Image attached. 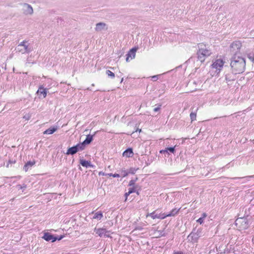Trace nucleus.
Masks as SVG:
<instances>
[{"instance_id": "b1692460", "label": "nucleus", "mask_w": 254, "mask_h": 254, "mask_svg": "<svg viewBox=\"0 0 254 254\" xmlns=\"http://www.w3.org/2000/svg\"><path fill=\"white\" fill-rule=\"evenodd\" d=\"M135 191V190L133 188H130L129 189V190L128 192H126V194H125V196H126V200L127 199V196L131 193H132L133 192H134Z\"/></svg>"}, {"instance_id": "aec40b11", "label": "nucleus", "mask_w": 254, "mask_h": 254, "mask_svg": "<svg viewBox=\"0 0 254 254\" xmlns=\"http://www.w3.org/2000/svg\"><path fill=\"white\" fill-rule=\"evenodd\" d=\"M93 140V135H87L86 139L83 142V144L85 145L86 144H89Z\"/></svg>"}, {"instance_id": "9d476101", "label": "nucleus", "mask_w": 254, "mask_h": 254, "mask_svg": "<svg viewBox=\"0 0 254 254\" xmlns=\"http://www.w3.org/2000/svg\"><path fill=\"white\" fill-rule=\"evenodd\" d=\"M137 50V48H133L130 50L127 55L126 61L127 62H129L130 60L133 59L135 57V54Z\"/></svg>"}, {"instance_id": "cd10ccee", "label": "nucleus", "mask_w": 254, "mask_h": 254, "mask_svg": "<svg viewBox=\"0 0 254 254\" xmlns=\"http://www.w3.org/2000/svg\"><path fill=\"white\" fill-rule=\"evenodd\" d=\"M159 216V219H163L167 217H168V214H165V213H160L158 214Z\"/></svg>"}, {"instance_id": "9b49d317", "label": "nucleus", "mask_w": 254, "mask_h": 254, "mask_svg": "<svg viewBox=\"0 0 254 254\" xmlns=\"http://www.w3.org/2000/svg\"><path fill=\"white\" fill-rule=\"evenodd\" d=\"M39 98H45L47 95V89L45 88L43 85H41L36 93Z\"/></svg>"}, {"instance_id": "c9c22d12", "label": "nucleus", "mask_w": 254, "mask_h": 254, "mask_svg": "<svg viewBox=\"0 0 254 254\" xmlns=\"http://www.w3.org/2000/svg\"><path fill=\"white\" fill-rule=\"evenodd\" d=\"M99 176H105V175H107V174H106L105 173H104L103 172H100L99 173Z\"/></svg>"}, {"instance_id": "20e7f679", "label": "nucleus", "mask_w": 254, "mask_h": 254, "mask_svg": "<svg viewBox=\"0 0 254 254\" xmlns=\"http://www.w3.org/2000/svg\"><path fill=\"white\" fill-rule=\"evenodd\" d=\"M17 50L22 54H24L31 52L32 51V47L28 41H24L18 45Z\"/></svg>"}, {"instance_id": "412c9836", "label": "nucleus", "mask_w": 254, "mask_h": 254, "mask_svg": "<svg viewBox=\"0 0 254 254\" xmlns=\"http://www.w3.org/2000/svg\"><path fill=\"white\" fill-rule=\"evenodd\" d=\"M74 147L76 148L77 151L82 150L84 149L85 145L83 144V143H79L77 144L76 145L74 146Z\"/></svg>"}, {"instance_id": "6ab92c4d", "label": "nucleus", "mask_w": 254, "mask_h": 254, "mask_svg": "<svg viewBox=\"0 0 254 254\" xmlns=\"http://www.w3.org/2000/svg\"><path fill=\"white\" fill-rule=\"evenodd\" d=\"M35 164V161H29L24 166L23 169L25 171H27L29 167H32Z\"/></svg>"}, {"instance_id": "e433bc0d", "label": "nucleus", "mask_w": 254, "mask_h": 254, "mask_svg": "<svg viewBox=\"0 0 254 254\" xmlns=\"http://www.w3.org/2000/svg\"><path fill=\"white\" fill-rule=\"evenodd\" d=\"M159 110H160V107H156V108L154 109V112H157Z\"/></svg>"}, {"instance_id": "0eeeda50", "label": "nucleus", "mask_w": 254, "mask_h": 254, "mask_svg": "<svg viewBox=\"0 0 254 254\" xmlns=\"http://www.w3.org/2000/svg\"><path fill=\"white\" fill-rule=\"evenodd\" d=\"M236 224L238 226L240 229H246L249 226L247 220L243 218L237 219L236 220Z\"/></svg>"}, {"instance_id": "1a4fd4ad", "label": "nucleus", "mask_w": 254, "mask_h": 254, "mask_svg": "<svg viewBox=\"0 0 254 254\" xmlns=\"http://www.w3.org/2000/svg\"><path fill=\"white\" fill-rule=\"evenodd\" d=\"M242 47V44L240 41L233 42L230 46L231 50L233 53L238 52Z\"/></svg>"}, {"instance_id": "f03ea898", "label": "nucleus", "mask_w": 254, "mask_h": 254, "mask_svg": "<svg viewBox=\"0 0 254 254\" xmlns=\"http://www.w3.org/2000/svg\"><path fill=\"white\" fill-rule=\"evenodd\" d=\"M231 66L233 71L235 73L243 72L245 68L246 62L244 58L240 57H235L231 61Z\"/></svg>"}, {"instance_id": "4be33fe9", "label": "nucleus", "mask_w": 254, "mask_h": 254, "mask_svg": "<svg viewBox=\"0 0 254 254\" xmlns=\"http://www.w3.org/2000/svg\"><path fill=\"white\" fill-rule=\"evenodd\" d=\"M179 211V209H177L176 208L172 209L170 213L168 214V217L175 216L176 214L178 213Z\"/></svg>"}, {"instance_id": "7c9ffc66", "label": "nucleus", "mask_w": 254, "mask_h": 254, "mask_svg": "<svg viewBox=\"0 0 254 254\" xmlns=\"http://www.w3.org/2000/svg\"><path fill=\"white\" fill-rule=\"evenodd\" d=\"M121 175L123 176V177H125L128 175V173L126 170H122L121 171Z\"/></svg>"}, {"instance_id": "473e14b6", "label": "nucleus", "mask_w": 254, "mask_h": 254, "mask_svg": "<svg viewBox=\"0 0 254 254\" xmlns=\"http://www.w3.org/2000/svg\"><path fill=\"white\" fill-rule=\"evenodd\" d=\"M134 180H131L130 182H129V185L130 186H133L134 184Z\"/></svg>"}, {"instance_id": "f3484780", "label": "nucleus", "mask_w": 254, "mask_h": 254, "mask_svg": "<svg viewBox=\"0 0 254 254\" xmlns=\"http://www.w3.org/2000/svg\"><path fill=\"white\" fill-rule=\"evenodd\" d=\"M80 164L83 166V167H92V165L90 164V162L88 161H86L85 160H83V159H80Z\"/></svg>"}, {"instance_id": "2eb2a0df", "label": "nucleus", "mask_w": 254, "mask_h": 254, "mask_svg": "<svg viewBox=\"0 0 254 254\" xmlns=\"http://www.w3.org/2000/svg\"><path fill=\"white\" fill-rule=\"evenodd\" d=\"M92 213L94 214L93 219H97L98 220H100L103 217V213L100 211H97L95 213L93 212Z\"/></svg>"}, {"instance_id": "bb28decb", "label": "nucleus", "mask_w": 254, "mask_h": 254, "mask_svg": "<svg viewBox=\"0 0 254 254\" xmlns=\"http://www.w3.org/2000/svg\"><path fill=\"white\" fill-rule=\"evenodd\" d=\"M31 117V116L30 114H25L23 117V118L26 121H28L30 119Z\"/></svg>"}, {"instance_id": "4468645a", "label": "nucleus", "mask_w": 254, "mask_h": 254, "mask_svg": "<svg viewBox=\"0 0 254 254\" xmlns=\"http://www.w3.org/2000/svg\"><path fill=\"white\" fill-rule=\"evenodd\" d=\"M133 155L132 149L131 148H128L125 150L123 153V156L127 158L131 157Z\"/></svg>"}, {"instance_id": "79ce46f5", "label": "nucleus", "mask_w": 254, "mask_h": 254, "mask_svg": "<svg viewBox=\"0 0 254 254\" xmlns=\"http://www.w3.org/2000/svg\"><path fill=\"white\" fill-rule=\"evenodd\" d=\"M250 59L252 61H254V58H250Z\"/></svg>"}, {"instance_id": "a878e982", "label": "nucleus", "mask_w": 254, "mask_h": 254, "mask_svg": "<svg viewBox=\"0 0 254 254\" xmlns=\"http://www.w3.org/2000/svg\"><path fill=\"white\" fill-rule=\"evenodd\" d=\"M106 74L112 78H114L115 77V74L113 72L109 70H107L106 71Z\"/></svg>"}, {"instance_id": "f257e3e1", "label": "nucleus", "mask_w": 254, "mask_h": 254, "mask_svg": "<svg viewBox=\"0 0 254 254\" xmlns=\"http://www.w3.org/2000/svg\"><path fill=\"white\" fill-rule=\"evenodd\" d=\"M225 61L223 58L217 57L212 61L209 72L212 76H218L222 70Z\"/></svg>"}, {"instance_id": "58836bf2", "label": "nucleus", "mask_w": 254, "mask_h": 254, "mask_svg": "<svg viewBox=\"0 0 254 254\" xmlns=\"http://www.w3.org/2000/svg\"><path fill=\"white\" fill-rule=\"evenodd\" d=\"M63 237H64L63 236H61L59 238H57V240L60 241V240H62L63 238Z\"/></svg>"}, {"instance_id": "ea45409f", "label": "nucleus", "mask_w": 254, "mask_h": 254, "mask_svg": "<svg viewBox=\"0 0 254 254\" xmlns=\"http://www.w3.org/2000/svg\"><path fill=\"white\" fill-rule=\"evenodd\" d=\"M174 254H183V253L182 252H177L174 253Z\"/></svg>"}, {"instance_id": "ddd939ff", "label": "nucleus", "mask_w": 254, "mask_h": 254, "mask_svg": "<svg viewBox=\"0 0 254 254\" xmlns=\"http://www.w3.org/2000/svg\"><path fill=\"white\" fill-rule=\"evenodd\" d=\"M107 25L105 23L99 22L96 24L95 29L97 32H101L107 30Z\"/></svg>"}, {"instance_id": "a19ab883", "label": "nucleus", "mask_w": 254, "mask_h": 254, "mask_svg": "<svg viewBox=\"0 0 254 254\" xmlns=\"http://www.w3.org/2000/svg\"><path fill=\"white\" fill-rule=\"evenodd\" d=\"M139 131V132H140L141 131V129H138L136 130V131Z\"/></svg>"}, {"instance_id": "f704fd0d", "label": "nucleus", "mask_w": 254, "mask_h": 254, "mask_svg": "<svg viewBox=\"0 0 254 254\" xmlns=\"http://www.w3.org/2000/svg\"><path fill=\"white\" fill-rule=\"evenodd\" d=\"M18 187L20 189H25L26 188V185H23V186H20V185H18Z\"/></svg>"}, {"instance_id": "423d86ee", "label": "nucleus", "mask_w": 254, "mask_h": 254, "mask_svg": "<svg viewBox=\"0 0 254 254\" xmlns=\"http://www.w3.org/2000/svg\"><path fill=\"white\" fill-rule=\"evenodd\" d=\"M94 232H95L96 234H97L98 236H99L100 237H111L110 234L111 233L110 231H108L104 228H95L94 229Z\"/></svg>"}, {"instance_id": "39448f33", "label": "nucleus", "mask_w": 254, "mask_h": 254, "mask_svg": "<svg viewBox=\"0 0 254 254\" xmlns=\"http://www.w3.org/2000/svg\"><path fill=\"white\" fill-rule=\"evenodd\" d=\"M22 10L23 13L25 15H32L34 13V10L32 6L27 3H23L22 4Z\"/></svg>"}, {"instance_id": "f8f14e48", "label": "nucleus", "mask_w": 254, "mask_h": 254, "mask_svg": "<svg viewBox=\"0 0 254 254\" xmlns=\"http://www.w3.org/2000/svg\"><path fill=\"white\" fill-rule=\"evenodd\" d=\"M42 238L46 241H51L52 242H54L57 240V237H54V235L49 233H45Z\"/></svg>"}, {"instance_id": "2f4dec72", "label": "nucleus", "mask_w": 254, "mask_h": 254, "mask_svg": "<svg viewBox=\"0 0 254 254\" xmlns=\"http://www.w3.org/2000/svg\"><path fill=\"white\" fill-rule=\"evenodd\" d=\"M203 218L200 217L196 221L200 224H202L203 222Z\"/></svg>"}, {"instance_id": "393cba45", "label": "nucleus", "mask_w": 254, "mask_h": 254, "mask_svg": "<svg viewBox=\"0 0 254 254\" xmlns=\"http://www.w3.org/2000/svg\"><path fill=\"white\" fill-rule=\"evenodd\" d=\"M190 118L191 122L196 120V113H191L190 114Z\"/></svg>"}, {"instance_id": "72a5a7b5", "label": "nucleus", "mask_w": 254, "mask_h": 254, "mask_svg": "<svg viewBox=\"0 0 254 254\" xmlns=\"http://www.w3.org/2000/svg\"><path fill=\"white\" fill-rule=\"evenodd\" d=\"M166 152V153L167 152V150L166 148L165 149H164V150H161L160 151V153H162H162H165Z\"/></svg>"}, {"instance_id": "4c0bfd02", "label": "nucleus", "mask_w": 254, "mask_h": 254, "mask_svg": "<svg viewBox=\"0 0 254 254\" xmlns=\"http://www.w3.org/2000/svg\"><path fill=\"white\" fill-rule=\"evenodd\" d=\"M206 216H207L206 214L205 213H203L202 214V216L201 217L203 218V219H204V218H206Z\"/></svg>"}, {"instance_id": "5701e85b", "label": "nucleus", "mask_w": 254, "mask_h": 254, "mask_svg": "<svg viewBox=\"0 0 254 254\" xmlns=\"http://www.w3.org/2000/svg\"><path fill=\"white\" fill-rule=\"evenodd\" d=\"M148 216H150L153 219H156V218L159 219V215L155 214V212L148 214L146 215V217H148Z\"/></svg>"}, {"instance_id": "c756f323", "label": "nucleus", "mask_w": 254, "mask_h": 254, "mask_svg": "<svg viewBox=\"0 0 254 254\" xmlns=\"http://www.w3.org/2000/svg\"><path fill=\"white\" fill-rule=\"evenodd\" d=\"M107 176H110V177L112 176V177H115V178H116V177H120V175L118 174H113L112 173H110V174H108Z\"/></svg>"}, {"instance_id": "c85d7f7f", "label": "nucleus", "mask_w": 254, "mask_h": 254, "mask_svg": "<svg viewBox=\"0 0 254 254\" xmlns=\"http://www.w3.org/2000/svg\"><path fill=\"white\" fill-rule=\"evenodd\" d=\"M166 149L167 150V152L169 151L170 152L173 153H174L175 152V147H168V148H166Z\"/></svg>"}, {"instance_id": "7ed1b4c3", "label": "nucleus", "mask_w": 254, "mask_h": 254, "mask_svg": "<svg viewBox=\"0 0 254 254\" xmlns=\"http://www.w3.org/2000/svg\"><path fill=\"white\" fill-rule=\"evenodd\" d=\"M198 47V58L201 62H203L205 58L210 56L212 54L211 50L209 47L202 44H200Z\"/></svg>"}, {"instance_id": "dca6fc26", "label": "nucleus", "mask_w": 254, "mask_h": 254, "mask_svg": "<svg viewBox=\"0 0 254 254\" xmlns=\"http://www.w3.org/2000/svg\"><path fill=\"white\" fill-rule=\"evenodd\" d=\"M57 130V127H51L46 130L43 133L44 134H52Z\"/></svg>"}, {"instance_id": "a211bd4d", "label": "nucleus", "mask_w": 254, "mask_h": 254, "mask_svg": "<svg viewBox=\"0 0 254 254\" xmlns=\"http://www.w3.org/2000/svg\"><path fill=\"white\" fill-rule=\"evenodd\" d=\"M77 152V151L76 148L74 146H73L72 147L69 148L67 149L66 154L67 155H69V154L73 155V154H75Z\"/></svg>"}, {"instance_id": "6e6552de", "label": "nucleus", "mask_w": 254, "mask_h": 254, "mask_svg": "<svg viewBox=\"0 0 254 254\" xmlns=\"http://www.w3.org/2000/svg\"><path fill=\"white\" fill-rule=\"evenodd\" d=\"M201 230L198 229L196 233H191L188 236L191 241L193 243L197 242L198 238L201 236Z\"/></svg>"}]
</instances>
